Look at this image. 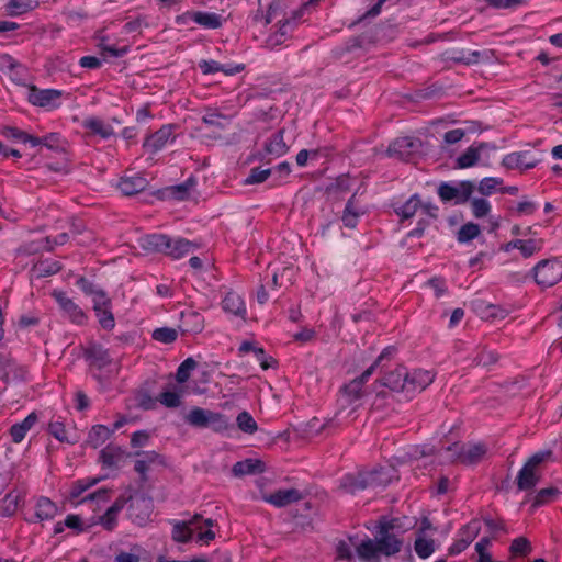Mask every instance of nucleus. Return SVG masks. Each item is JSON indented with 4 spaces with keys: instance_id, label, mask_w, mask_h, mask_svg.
Masks as SVG:
<instances>
[{
    "instance_id": "nucleus-21",
    "label": "nucleus",
    "mask_w": 562,
    "mask_h": 562,
    "mask_svg": "<svg viewBox=\"0 0 562 562\" xmlns=\"http://www.w3.org/2000/svg\"><path fill=\"white\" fill-rule=\"evenodd\" d=\"M173 125H164L154 134L149 135L143 146L151 153H157L172 138Z\"/></svg>"
},
{
    "instance_id": "nucleus-41",
    "label": "nucleus",
    "mask_w": 562,
    "mask_h": 562,
    "mask_svg": "<svg viewBox=\"0 0 562 562\" xmlns=\"http://www.w3.org/2000/svg\"><path fill=\"white\" fill-rule=\"evenodd\" d=\"M482 53L480 50L465 52V50H453L447 58L454 63L464 65H474L480 63Z\"/></svg>"
},
{
    "instance_id": "nucleus-17",
    "label": "nucleus",
    "mask_w": 562,
    "mask_h": 562,
    "mask_svg": "<svg viewBox=\"0 0 562 562\" xmlns=\"http://www.w3.org/2000/svg\"><path fill=\"white\" fill-rule=\"evenodd\" d=\"M539 159L530 157L529 151H515L503 158L502 165L507 169L527 170L535 168Z\"/></svg>"
},
{
    "instance_id": "nucleus-27",
    "label": "nucleus",
    "mask_w": 562,
    "mask_h": 562,
    "mask_svg": "<svg viewBox=\"0 0 562 562\" xmlns=\"http://www.w3.org/2000/svg\"><path fill=\"white\" fill-rule=\"evenodd\" d=\"M180 328L183 333L198 334L204 328V318L195 311L182 312Z\"/></svg>"
},
{
    "instance_id": "nucleus-44",
    "label": "nucleus",
    "mask_w": 562,
    "mask_h": 562,
    "mask_svg": "<svg viewBox=\"0 0 562 562\" xmlns=\"http://www.w3.org/2000/svg\"><path fill=\"white\" fill-rule=\"evenodd\" d=\"M101 481V477L82 479L74 482L69 491V498L71 501L78 498L83 492L94 486Z\"/></svg>"
},
{
    "instance_id": "nucleus-18",
    "label": "nucleus",
    "mask_w": 562,
    "mask_h": 562,
    "mask_svg": "<svg viewBox=\"0 0 562 562\" xmlns=\"http://www.w3.org/2000/svg\"><path fill=\"white\" fill-rule=\"evenodd\" d=\"M58 512L57 505L46 496H40L35 503V513L31 518H25L29 522H41L52 520Z\"/></svg>"
},
{
    "instance_id": "nucleus-57",
    "label": "nucleus",
    "mask_w": 562,
    "mask_h": 562,
    "mask_svg": "<svg viewBox=\"0 0 562 562\" xmlns=\"http://www.w3.org/2000/svg\"><path fill=\"white\" fill-rule=\"evenodd\" d=\"M271 173H273L272 168H268V169L252 168L250 170L249 176L246 178L245 183L246 184L262 183L269 178V176Z\"/></svg>"
},
{
    "instance_id": "nucleus-49",
    "label": "nucleus",
    "mask_w": 562,
    "mask_h": 562,
    "mask_svg": "<svg viewBox=\"0 0 562 562\" xmlns=\"http://www.w3.org/2000/svg\"><path fill=\"white\" fill-rule=\"evenodd\" d=\"M229 119L218 112H209L202 117V123L206 126L215 127L218 130H225Z\"/></svg>"
},
{
    "instance_id": "nucleus-53",
    "label": "nucleus",
    "mask_w": 562,
    "mask_h": 562,
    "mask_svg": "<svg viewBox=\"0 0 562 562\" xmlns=\"http://www.w3.org/2000/svg\"><path fill=\"white\" fill-rule=\"evenodd\" d=\"M509 551L514 555L526 557L531 552V543L526 537H518L512 541Z\"/></svg>"
},
{
    "instance_id": "nucleus-13",
    "label": "nucleus",
    "mask_w": 562,
    "mask_h": 562,
    "mask_svg": "<svg viewBox=\"0 0 562 562\" xmlns=\"http://www.w3.org/2000/svg\"><path fill=\"white\" fill-rule=\"evenodd\" d=\"M83 356L86 360L89 361L90 366L97 368L98 370L114 364L112 372L117 373L119 371L117 364L113 362L109 350L103 348L101 345L91 344L85 349Z\"/></svg>"
},
{
    "instance_id": "nucleus-14",
    "label": "nucleus",
    "mask_w": 562,
    "mask_h": 562,
    "mask_svg": "<svg viewBox=\"0 0 562 562\" xmlns=\"http://www.w3.org/2000/svg\"><path fill=\"white\" fill-rule=\"evenodd\" d=\"M27 369L19 364L9 355H0V379L10 383L13 381H24L26 379Z\"/></svg>"
},
{
    "instance_id": "nucleus-11",
    "label": "nucleus",
    "mask_w": 562,
    "mask_h": 562,
    "mask_svg": "<svg viewBox=\"0 0 562 562\" xmlns=\"http://www.w3.org/2000/svg\"><path fill=\"white\" fill-rule=\"evenodd\" d=\"M52 296L56 300L59 307L68 319L77 325H82L87 321V315L82 308L70 299L66 292L54 290Z\"/></svg>"
},
{
    "instance_id": "nucleus-39",
    "label": "nucleus",
    "mask_w": 562,
    "mask_h": 562,
    "mask_svg": "<svg viewBox=\"0 0 562 562\" xmlns=\"http://www.w3.org/2000/svg\"><path fill=\"white\" fill-rule=\"evenodd\" d=\"M210 413L209 409L194 407L186 415L184 419L191 426L207 428Z\"/></svg>"
},
{
    "instance_id": "nucleus-9",
    "label": "nucleus",
    "mask_w": 562,
    "mask_h": 562,
    "mask_svg": "<svg viewBox=\"0 0 562 562\" xmlns=\"http://www.w3.org/2000/svg\"><path fill=\"white\" fill-rule=\"evenodd\" d=\"M395 349L392 347L385 348L382 353L378 357V359L358 378L353 379L349 384L342 387V391L346 395L350 396L351 400H358L362 395V385L368 381V379L372 375L375 368L379 363L385 359L391 357L394 353Z\"/></svg>"
},
{
    "instance_id": "nucleus-63",
    "label": "nucleus",
    "mask_w": 562,
    "mask_h": 562,
    "mask_svg": "<svg viewBox=\"0 0 562 562\" xmlns=\"http://www.w3.org/2000/svg\"><path fill=\"white\" fill-rule=\"evenodd\" d=\"M91 296H93V311H99L100 307L112 306L111 300L102 289H98Z\"/></svg>"
},
{
    "instance_id": "nucleus-4",
    "label": "nucleus",
    "mask_w": 562,
    "mask_h": 562,
    "mask_svg": "<svg viewBox=\"0 0 562 562\" xmlns=\"http://www.w3.org/2000/svg\"><path fill=\"white\" fill-rule=\"evenodd\" d=\"M535 281L542 288H550L562 280V261L558 259H544L532 269Z\"/></svg>"
},
{
    "instance_id": "nucleus-48",
    "label": "nucleus",
    "mask_w": 562,
    "mask_h": 562,
    "mask_svg": "<svg viewBox=\"0 0 562 562\" xmlns=\"http://www.w3.org/2000/svg\"><path fill=\"white\" fill-rule=\"evenodd\" d=\"M207 428L215 432H223L229 428V420L224 414L211 411Z\"/></svg>"
},
{
    "instance_id": "nucleus-55",
    "label": "nucleus",
    "mask_w": 562,
    "mask_h": 562,
    "mask_svg": "<svg viewBox=\"0 0 562 562\" xmlns=\"http://www.w3.org/2000/svg\"><path fill=\"white\" fill-rule=\"evenodd\" d=\"M542 239H521L519 250L525 258H529L542 248Z\"/></svg>"
},
{
    "instance_id": "nucleus-10",
    "label": "nucleus",
    "mask_w": 562,
    "mask_h": 562,
    "mask_svg": "<svg viewBox=\"0 0 562 562\" xmlns=\"http://www.w3.org/2000/svg\"><path fill=\"white\" fill-rule=\"evenodd\" d=\"M422 148V140L414 137H401L396 138L390 144L387 148V155L390 157H396L401 160H409L411 157L418 153Z\"/></svg>"
},
{
    "instance_id": "nucleus-1",
    "label": "nucleus",
    "mask_w": 562,
    "mask_h": 562,
    "mask_svg": "<svg viewBox=\"0 0 562 562\" xmlns=\"http://www.w3.org/2000/svg\"><path fill=\"white\" fill-rule=\"evenodd\" d=\"M435 375L430 371L414 370L408 372L405 367H397L382 379V385L393 392L403 393L411 400L416 393L424 391L434 382Z\"/></svg>"
},
{
    "instance_id": "nucleus-25",
    "label": "nucleus",
    "mask_w": 562,
    "mask_h": 562,
    "mask_svg": "<svg viewBox=\"0 0 562 562\" xmlns=\"http://www.w3.org/2000/svg\"><path fill=\"white\" fill-rule=\"evenodd\" d=\"M139 459L135 461L134 469L140 475V482H147V471L151 463L159 461L160 456L155 451H137L135 453Z\"/></svg>"
},
{
    "instance_id": "nucleus-43",
    "label": "nucleus",
    "mask_w": 562,
    "mask_h": 562,
    "mask_svg": "<svg viewBox=\"0 0 562 562\" xmlns=\"http://www.w3.org/2000/svg\"><path fill=\"white\" fill-rule=\"evenodd\" d=\"M85 127L90 130L92 133L100 135L102 138H109L113 135V128L100 119L92 117L86 120Z\"/></svg>"
},
{
    "instance_id": "nucleus-7",
    "label": "nucleus",
    "mask_w": 562,
    "mask_h": 562,
    "mask_svg": "<svg viewBox=\"0 0 562 562\" xmlns=\"http://www.w3.org/2000/svg\"><path fill=\"white\" fill-rule=\"evenodd\" d=\"M474 188V183L468 180L461 181L458 186L442 182L438 187V195L443 202L454 200L456 204H463L470 200Z\"/></svg>"
},
{
    "instance_id": "nucleus-62",
    "label": "nucleus",
    "mask_w": 562,
    "mask_h": 562,
    "mask_svg": "<svg viewBox=\"0 0 562 562\" xmlns=\"http://www.w3.org/2000/svg\"><path fill=\"white\" fill-rule=\"evenodd\" d=\"M119 512L110 506L106 512L100 517V524L106 529L112 530L116 524Z\"/></svg>"
},
{
    "instance_id": "nucleus-52",
    "label": "nucleus",
    "mask_w": 562,
    "mask_h": 562,
    "mask_svg": "<svg viewBox=\"0 0 562 562\" xmlns=\"http://www.w3.org/2000/svg\"><path fill=\"white\" fill-rule=\"evenodd\" d=\"M112 306L100 307L99 311H94L95 316L98 317L99 324L103 329L111 330L115 326L114 315L111 311Z\"/></svg>"
},
{
    "instance_id": "nucleus-24",
    "label": "nucleus",
    "mask_w": 562,
    "mask_h": 562,
    "mask_svg": "<svg viewBox=\"0 0 562 562\" xmlns=\"http://www.w3.org/2000/svg\"><path fill=\"white\" fill-rule=\"evenodd\" d=\"M363 213L364 211L358 205L357 193H353L346 203L341 221L346 227L355 228L359 216Z\"/></svg>"
},
{
    "instance_id": "nucleus-58",
    "label": "nucleus",
    "mask_w": 562,
    "mask_h": 562,
    "mask_svg": "<svg viewBox=\"0 0 562 562\" xmlns=\"http://www.w3.org/2000/svg\"><path fill=\"white\" fill-rule=\"evenodd\" d=\"M471 210L476 218L486 216L491 211V205L487 200L475 198L471 201Z\"/></svg>"
},
{
    "instance_id": "nucleus-16",
    "label": "nucleus",
    "mask_w": 562,
    "mask_h": 562,
    "mask_svg": "<svg viewBox=\"0 0 562 562\" xmlns=\"http://www.w3.org/2000/svg\"><path fill=\"white\" fill-rule=\"evenodd\" d=\"M196 186V179L194 177H189L184 182L176 186H170L161 191H159V195L161 199H171L176 201H184L190 198L191 191Z\"/></svg>"
},
{
    "instance_id": "nucleus-2",
    "label": "nucleus",
    "mask_w": 562,
    "mask_h": 562,
    "mask_svg": "<svg viewBox=\"0 0 562 562\" xmlns=\"http://www.w3.org/2000/svg\"><path fill=\"white\" fill-rule=\"evenodd\" d=\"M143 249L151 252H162L173 259L182 258L192 251L196 245L184 238L171 239L164 234H151L140 239Z\"/></svg>"
},
{
    "instance_id": "nucleus-33",
    "label": "nucleus",
    "mask_w": 562,
    "mask_h": 562,
    "mask_svg": "<svg viewBox=\"0 0 562 562\" xmlns=\"http://www.w3.org/2000/svg\"><path fill=\"white\" fill-rule=\"evenodd\" d=\"M265 150L268 155L280 157L289 150L284 142V130H279L265 144Z\"/></svg>"
},
{
    "instance_id": "nucleus-40",
    "label": "nucleus",
    "mask_w": 562,
    "mask_h": 562,
    "mask_svg": "<svg viewBox=\"0 0 562 562\" xmlns=\"http://www.w3.org/2000/svg\"><path fill=\"white\" fill-rule=\"evenodd\" d=\"M61 270V265L55 260H43L35 263L32 271L37 278L53 276Z\"/></svg>"
},
{
    "instance_id": "nucleus-20",
    "label": "nucleus",
    "mask_w": 562,
    "mask_h": 562,
    "mask_svg": "<svg viewBox=\"0 0 562 562\" xmlns=\"http://www.w3.org/2000/svg\"><path fill=\"white\" fill-rule=\"evenodd\" d=\"M180 19H191L196 24L210 30L220 29L223 24L222 16L214 12H186L181 15Z\"/></svg>"
},
{
    "instance_id": "nucleus-29",
    "label": "nucleus",
    "mask_w": 562,
    "mask_h": 562,
    "mask_svg": "<svg viewBox=\"0 0 562 562\" xmlns=\"http://www.w3.org/2000/svg\"><path fill=\"white\" fill-rule=\"evenodd\" d=\"M356 552L359 559L363 562H380V551L376 541L371 538H366L357 547Z\"/></svg>"
},
{
    "instance_id": "nucleus-64",
    "label": "nucleus",
    "mask_w": 562,
    "mask_h": 562,
    "mask_svg": "<svg viewBox=\"0 0 562 562\" xmlns=\"http://www.w3.org/2000/svg\"><path fill=\"white\" fill-rule=\"evenodd\" d=\"M498 360V355L492 350H482L474 359L479 366H491Z\"/></svg>"
},
{
    "instance_id": "nucleus-47",
    "label": "nucleus",
    "mask_w": 562,
    "mask_h": 562,
    "mask_svg": "<svg viewBox=\"0 0 562 562\" xmlns=\"http://www.w3.org/2000/svg\"><path fill=\"white\" fill-rule=\"evenodd\" d=\"M480 531V521L477 519H472L469 524H467L459 530L458 536L467 540V543L470 546L472 541L479 536Z\"/></svg>"
},
{
    "instance_id": "nucleus-12",
    "label": "nucleus",
    "mask_w": 562,
    "mask_h": 562,
    "mask_svg": "<svg viewBox=\"0 0 562 562\" xmlns=\"http://www.w3.org/2000/svg\"><path fill=\"white\" fill-rule=\"evenodd\" d=\"M153 509V499L148 496L142 495L132 501L128 507V516L136 525L144 526L149 521Z\"/></svg>"
},
{
    "instance_id": "nucleus-46",
    "label": "nucleus",
    "mask_w": 562,
    "mask_h": 562,
    "mask_svg": "<svg viewBox=\"0 0 562 562\" xmlns=\"http://www.w3.org/2000/svg\"><path fill=\"white\" fill-rule=\"evenodd\" d=\"M37 3V0H11L8 3V11L11 15H21L34 9Z\"/></svg>"
},
{
    "instance_id": "nucleus-26",
    "label": "nucleus",
    "mask_w": 562,
    "mask_h": 562,
    "mask_svg": "<svg viewBox=\"0 0 562 562\" xmlns=\"http://www.w3.org/2000/svg\"><path fill=\"white\" fill-rule=\"evenodd\" d=\"M148 182L142 176L123 177L119 182V189L124 195H134L144 191Z\"/></svg>"
},
{
    "instance_id": "nucleus-32",
    "label": "nucleus",
    "mask_w": 562,
    "mask_h": 562,
    "mask_svg": "<svg viewBox=\"0 0 562 562\" xmlns=\"http://www.w3.org/2000/svg\"><path fill=\"white\" fill-rule=\"evenodd\" d=\"M486 147V143H480L477 146H470L462 155L457 158L456 167L459 169L473 167L480 159V153Z\"/></svg>"
},
{
    "instance_id": "nucleus-22",
    "label": "nucleus",
    "mask_w": 562,
    "mask_h": 562,
    "mask_svg": "<svg viewBox=\"0 0 562 562\" xmlns=\"http://www.w3.org/2000/svg\"><path fill=\"white\" fill-rule=\"evenodd\" d=\"M302 493L296 488L278 490L265 497V501L277 506L284 507L302 499Z\"/></svg>"
},
{
    "instance_id": "nucleus-23",
    "label": "nucleus",
    "mask_w": 562,
    "mask_h": 562,
    "mask_svg": "<svg viewBox=\"0 0 562 562\" xmlns=\"http://www.w3.org/2000/svg\"><path fill=\"white\" fill-rule=\"evenodd\" d=\"M201 519L202 516L200 514H195L188 521H176L172 528V539L180 543L189 542L192 538V527L196 526Z\"/></svg>"
},
{
    "instance_id": "nucleus-15",
    "label": "nucleus",
    "mask_w": 562,
    "mask_h": 562,
    "mask_svg": "<svg viewBox=\"0 0 562 562\" xmlns=\"http://www.w3.org/2000/svg\"><path fill=\"white\" fill-rule=\"evenodd\" d=\"M61 97V91L55 89H38L30 86L27 90V100L35 106L46 108L55 105V102Z\"/></svg>"
},
{
    "instance_id": "nucleus-42",
    "label": "nucleus",
    "mask_w": 562,
    "mask_h": 562,
    "mask_svg": "<svg viewBox=\"0 0 562 562\" xmlns=\"http://www.w3.org/2000/svg\"><path fill=\"white\" fill-rule=\"evenodd\" d=\"M559 494H560L559 488H557L554 486L541 488L535 495L531 507L535 509V508H538L540 506L550 504V503H552L557 498V496Z\"/></svg>"
},
{
    "instance_id": "nucleus-30",
    "label": "nucleus",
    "mask_w": 562,
    "mask_h": 562,
    "mask_svg": "<svg viewBox=\"0 0 562 562\" xmlns=\"http://www.w3.org/2000/svg\"><path fill=\"white\" fill-rule=\"evenodd\" d=\"M372 40L367 34L351 37L344 45L338 46L334 49V54L337 58H342L348 53H353L357 49H362L366 45L371 44Z\"/></svg>"
},
{
    "instance_id": "nucleus-6",
    "label": "nucleus",
    "mask_w": 562,
    "mask_h": 562,
    "mask_svg": "<svg viewBox=\"0 0 562 562\" xmlns=\"http://www.w3.org/2000/svg\"><path fill=\"white\" fill-rule=\"evenodd\" d=\"M447 452L452 454L448 457L451 461H459L465 464L477 463L486 453V447L483 443H470L468 446H460L453 443L446 448Z\"/></svg>"
},
{
    "instance_id": "nucleus-36",
    "label": "nucleus",
    "mask_w": 562,
    "mask_h": 562,
    "mask_svg": "<svg viewBox=\"0 0 562 562\" xmlns=\"http://www.w3.org/2000/svg\"><path fill=\"white\" fill-rule=\"evenodd\" d=\"M112 432L113 430L109 429L104 425H95L90 429L88 434L87 445L97 449L110 438Z\"/></svg>"
},
{
    "instance_id": "nucleus-5",
    "label": "nucleus",
    "mask_w": 562,
    "mask_h": 562,
    "mask_svg": "<svg viewBox=\"0 0 562 562\" xmlns=\"http://www.w3.org/2000/svg\"><path fill=\"white\" fill-rule=\"evenodd\" d=\"M394 528L391 521L380 522L375 538L380 554L395 555L402 550L403 539L391 532Z\"/></svg>"
},
{
    "instance_id": "nucleus-19",
    "label": "nucleus",
    "mask_w": 562,
    "mask_h": 562,
    "mask_svg": "<svg viewBox=\"0 0 562 562\" xmlns=\"http://www.w3.org/2000/svg\"><path fill=\"white\" fill-rule=\"evenodd\" d=\"M25 493L22 490L13 488L0 501V516L12 517L19 507L24 503Z\"/></svg>"
},
{
    "instance_id": "nucleus-54",
    "label": "nucleus",
    "mask_w": 562,
    "mask_h": 562,
    "mask_svg": "<svg viewBox=\"0 0 562 562\" xmlns=\"http://www.w3.org/2000/svg\"><path fill=\"white\" fill-rule=\"evenodd\" d=\"M198 363L193 358H187L178 367L176 379L179 383H184L189 380L190 373L192 370L196 368Z\"/></svg>"
},
{
    "instance_id": "nucleus-61",
    "label": "nucleus",
    "mask_w": 562,
    "mask_h": 562,
    "mask_svg": "<svg viewBox=\"0 0 562 562\" xmlns=\"http://www.w3.org/2000/svg\"><path fill=\"white\" fill-rule=\"evenodd\" d=\"M502 182L503 180L499 178L487 177L481 180L477 190L483 195H490L498 184H502Z\"/></svg>"
},
{
    "instance_id": "nucleus-56",
    "label": "nucleus",
    "mask_w": 562,
    "mask_h": 562,
    "mask_svg": "<svg viewBox=\"0 0 562 562\" xmlns=\"http://www.w3.org/2000/svg\"><path fill=\"white\" fill-rule=\"evenodd\" d=\"M178 333L173 328L161 327L153 333V338L162 344H171L177 339Z\"/></svg>"
},
{
    "instance_id": "nucleus-45",
    "label": "nucleus",
    "mask_w": 562,
    "mask_h": 562,
    "mask_svg": "<svg viewBox=\"0 0 562 562\" xmlns=\"http://www.w3.org/2000/svg\"><path fill=\"white\" fill-rule=\"evenodd\" d=\"M480 233V226L475 223L469 222L459 228L457 239L461 244L469 243L476 238Z\"/></svg>"
},
{
    "instance_id": "nucleus-59",
    "label": "nucleus",
    "mask_w": 562,
    "mask_h": 562,
    "mask_svg": "<svg viewBox=\"0 0 562 562\" xmlns=\"http://www.w3.org/2000/svg\"><path fill=\"white\" fill-rule=\"evenodd\" d=\"M157 400L168 408H176L181 404L180 394L173 391H165L160 393Z\"/></svg>"
},
{
    "instance_id": "nucleus-28",
    "label": "nucleus",
    "mask_w": 562,
    "mask_h": 562,
    "mask_svg": "<svg viewBox=\"0 0 562 562\" xmlns=\"http://www.w3.org/2000/svg\"><path fill=\"white\" fill-rule=\"evenodd\" d=\"M263 471L265 463L258 459H246L238 461L232 468V472L235 476L260 474Z\"/></svg>"
},
{
    "instance_id": "nucleus-35",
    "label": "nucleus",
    "mask_w": 562,
    "mask_h": 562,
    "mask_svg": "<svg viewBox=\"0 0 562 562\" xmlns=\"http://www.w3.org/2000/svg\"><path fill=\"white\" fill-rule=\"evenodd\" d=\"M123 450L113 445H109L100 451L99 460L103 467L112 468L116 467L123 458Z\"/></svg>"
},
{
    "instance_id": "nucleus-37",
    "label": "nucleus",
    "mask_w": 562,
    "mask_h": 562,
    "mask_svg": "<svg viewBox=\"0 0 562 562\" xmlns=\"http://www.w3.org/2000/svg\"><path fill=\"white\" fill-rule=\"evenodd\" d=\"M422 206V201L418 194H413L405 203L395 207V213L402 220H408L413 217Z\"/></svg>"
},
{
    "instance_id": "nucleus-38",
    "label": "nucleus",
    "mask_w": 562,
    "mask_h": 562,
    "mask_svg": "<svg viewBox=\"0 0 562 562\" xmlns=\"http://www.w3.org/2000/svg\"><path fill=\"white\" fill-rule=\"evenodd\" d=\"M1 134L4 137L15 142H21L24 144L30 143L33 147L37 146L38 143L36 136L30 135L26 132L13 126H4L1 131Z\"/></svg>"
},
{
    "instance_id": "nucleus-31",
    "label": "nucleus",
    "mask_w": 562,
    "mask_h": 562,
    "mask_svg": "<svg viewBox=\"0 0 562 562\" xmlns=\"http://www.w3.org/2000/svg\"><path fill=\"white\" fill-rule=\"evenodd\" d=\"M222 305L225 312L245 318L247 312L246 305L239 294L235 292H228L223 299Z\"/></svg>"
},
{
    "instance_id": "nucleus-60",
    "label": "nucleus",
    "mask_w": 562,
    "mask_h": 562,
    "mask_svg": "<svg viewBox=\"0 0 562 562\" xmlns=\"http://www.w3.org/2000/svg\"><path fill=\"white\" fill-rule=\"evenodd\" d=\"M37 146L43 145L47 147L48 149L58 150L63 149L61 142H60V135L57 133H50L48 135H45L43 137H37Z\"/></svg>"
},
{
    "instance_id": "nucleus-34",
    "label": "nucleus",
    "mask_w": 562,
    "mask_h": 562,
    "mask_svg": "<svg viewBox=\"0 0 562 562\" xmlns=\"http://www.w3.org/2000/svg\"><path fill=\"white\" fill-rule=\"evenodd\" d=\"M36 422L37 415L35 413H31L21 423L12 425L10 428V435L13 442H21L25 438L26 432L35 425Z\"/></svg>"
},
{
    "instance_id": "nucleus-51",
    "label": "nucleus",
    "mask_w": 562,
    "mask_h": 562,
    "mask_svg": "<svg viewBox=\"0 0 562 562\" xmlns=\"http://www.w3.org/2000/svg\"><path fill=\"white\" fill-rule=\"evenodd\" d=\"M238 428L246 434H254L257 431L258 426L252 416L244 411L237 415L236 418Z\"/></svg>"
},
{
    "instance_id": "nucleus-50",
    "label": "nucleus",
    "mask_w": 562,
    "mask_h": 562,
    "mask_svg": "<svg viewBox=\"0 0 562 562\" xmlns=\"http://www.w3.org/2000/svg\"><path fill=\"white\" fill-rule=\"evenodd\" d=\"M414 549L419 558L426 559L434 553L435 542L432 539H427L419 536L415 540Z\"/></svg>"
},
{
    "instance_id": "nucleus-3",
    "label": "nucleus",
    "mask_w": 562,
    "mask_h": 562,
    "mask_svg": "<svg viewBox=\"0 0 562 562\" xmlns=\"http://www.w3.org/2000/svg\"><path fill=\"white\" fill-rule=\"evenodd\" d=\"M553 452L551 450H542L532 454L519 470L516 483L519 491H528L533 488L540 481L541 473L539 465L551 460Z\"/></svg>"
},
{
    "instance_id": "nucleus-8",
    "label": "nucleus",
    "mask_w": 562,
    "mask_h": 562,
    "mask_svg": "<svg viewBox=\"0 0 562 562\" xmlns=\"http://www.w3.org/2000/svg\"><path fill=\"white\" fill-rule=\"evenodd\" d=\"M384 484V481L379 479V472L372 471L368 473H359L357 475L348 474L341 480L340 488L345 492L355 494L368 487Z\"/></svg>"
}]
</instances>
